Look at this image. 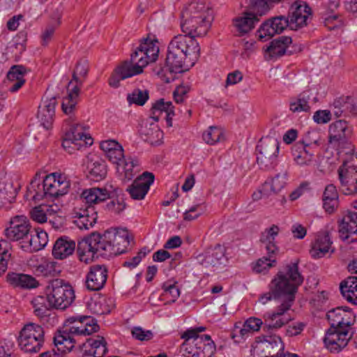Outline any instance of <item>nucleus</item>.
Returning a JSON list of instances; mask_svg holds the SVG:
<instances>
[{"label":"nucleus","instance_id":"nucleus-34","mask_svg":"<svg viewBox=\"0 0 357 357\" xmlns=\"http://www.w3.org/2000/svg\"><path fill=\"white\" fill-rule=\"evenodd\" d=\"M33 312L43 323H47L52 315L50 307L47 302V298L37 296L31 302Z\"/></svg>","mask_w":357,"mask_h":357},{"label":"nucleus","instance_id":"nucleus-30","mask_svg":"<svg viewBox=\"0 0 357 357\" xmlns=\"http://www.w3.org/2000/svg\"><path fill=\"white\" fill-rule=\"evenodd\" d=\"M259 20V17L253 13L245 12L243 16L234 20V26L238 35H243L254 29Z\"/></svg>","mask_w":357,"mask_h":357},{"label":"nucleus","instance_id":"nucleus-26","mask_svg":"<svg viewBox=\"0 0 357 357\" xmlns=\"http://www.w3.org/2000/svg\"><path fill=\"white\" fill-rule=\"evenodd\" d=\"M75 245V242L70 238L61 236L55 241L52 255L57 259H66L74 252Z\"/></svg>","mask_w":357,"mask_h":357},{"label":"nucleus","instance_id":"nucleus-37","mask_svg":"<svg viewBox=\"0 0 357 357\" xmlns=\"http://www.w3.org/2000/svg\"><path fill=\"white\" fill-rule=\"evenodd\" d=\"M290 37L280 36L273 40L265 51L271 57H278L285 54L287 47L291 43Z\"/></svg>","mask_w":357,"mask_h":357},{"label":"nucleus","instance_id":"nucleus-29","mask_svg":"<svg viewBox=\"0 0 357 357\" xmlns=\"http://www.w3.org/2000/svg\"><path fill=\"white\" fill-rule=\"evenodd\" d=\"M191 344L194 346L188 351L191 357H211L214 353V343L204 342L203 337L194 338Z\"/></svg>","mask_w":357,"mask_h":357},{"label":"nucleus","instance_id":"nucleus-63","mask_svg":"<svg viewBox=\"0 0 357 357\" xmlns=\"http://www.w3.org/2000/svg\"><path fill=\"white\" fill-rule=\"evenodd\" d=\"M190 90V87L187 84H181L178 86L173 93L175 102L176 103L183 102Z\"/></svg>","mask_w":357,"mask_h":357},{"label":"nucleus","instance_id":"nucleus-53","mask_svg":"<svg viewBox=\"0 0 357 357\" xmlns=\"http://www.w3.org/2000/svg\"><path fill=\"white\" fill-rule=\"evenodd\" d=\"M66 133L73 134L75 140L77 142H80L82 144V142L83 141L84 142L85 144L91 145L93 144V139L90 136H88L86 133H85L84 127L81 124H76L70 128V130Z\"/></svg>","mask_w":357,"mask_h":357},{"label":"nucleus","instance_id":"nucleus-9","mask_svg":"<svg viewBox=\"0 0 357 357\" xmlns=\"http://www.w3.org/2000/svg\"><path fill=\"white\" fill-rule=\"evenodd\" d=\"M45 340L43 328L36 324H26L20 331L18 342L20 348L27 353L38 352Z\"/></svg>","mask_w":357,"mask_h":357},{"label":"nucleus","instance_id":"nucleus-42","mask_svg":"<svg viewBox=\"0 0 357 357\" xmlns=\"http://www.w3.org/2000/svg\"><path fill=\"white\" fill-rule=\"evenodd\" d=\"M248 6L252 9L251 13L259 17L265 15L271 8L273 3H278L276 0H246Z\"/></svg>","mask_w":357,"mask_h":357},{"label":"nucleus","instance_id":"nucleus-11","mask_svg":"<svg viewBox=\"0 0 357 357\" xmlns=\"http://www.w3.org/2000/svg\"><path fill=\"white\" fill-rule=\"evenodd\" d=\"M310 132H307L305 137L292 147V155L295 162L301 166H311L315 161V152L317 147V140L311 139Z\"/></svg>","mask_w":357,"mask_h":357},{"label":"nucleus","instance_id":"nucleus-18","mask_svg":"<svg viewBox=\"0 0 357 357\" xmlns=\"http://www.w3.org/2000/svg\"><path fill=\"white\" fill-rule=\"evenodd\" d=\"M88 317H72L67 319L65 330L75 337L79 335H89L98 331V326L94 323L91 324Z\"/></svg>","mask_w":357,"mask_h":357},{"label":"nucleus","instance_id":"nucleus-52","mask_svg":"<svg viewBox=\"0 0 357 357\" xmlns=\"http://www.w3.org/2000/svg\"><path fill=\"white\" fill-rule=\"evenodd\" d=\"M223 138L222 130L216 126H211L203 133L204 141L210 145H213L220 142Z\"/></svg>","mask_w":357,"mask_h":357},{"label":"nucleus","instance_id":"nucleus-45","mask_svg":"<svg viewBox=\"0 0 357 357\" xmlns=\"http://www.w3.org/2000/svg\"><path fill=\"white\" fill-rule=\"evenodd\" d=\"M10 249V242L4 239L0 240V275L7 269L8 262L11 257Z\"/></svg>","mask_w":357,"mask_h":357},{"label":"nucleus","instance_id":"nucleus-32","mask_svg":"<svg viewBox=\"0 0 357 357\" xmlns=\"http://www.w3.org/2000/svg\"><path fill=\"white\" fill-rule=\"evenodd\" d=\"M7 280L10 284L23 289H33L39 285V282L35 278L23 273H8Z\"/></svg>","mask_w":357,"mask_h":357},{"label":"nucleus","instance_id":"nucleus-16","mask_svg":"<svg viewBox=\"0 0 357 357\" xmlns=\"http://www.w3.org/2000/svg\"><path fill=\"white\" fill-rule=\"evenodd\" d=\"M45 178V185L50 199L63 196L68 193L70 184L66 175L55 172L47 175Z\"/></svg>","mask_w":357,"mask_h":357},{"label":"nucleus","instance_id":"nucleus-23","mask_svg":"<svg viewBox=\"0 0 357 357\" xmlns=\"http://www.w3.org/2000/svg\"><path fill=\"white\" fill-rule=\"evenodd\" d=\"M329 251L333 252V249H332V241L328 233H319L312 243L310 250L312 257L314 259L321 258Z\"/></svg>","mask_w":357,"mask_h":357},{"label":"nucleus","instance_id":"nucleus-6","mask_svg":"<svg viewBox=\"0 0 357 357\" xmlns=\"http://www.w3.org/2000/svg\"><path fill=\"white\" fill-rule=\"evenodd\" d=\"M181 18V27L183 33L205 36L213 19L209 1H192L183 8Z\"/></svg>","mask_w":357,"mask_h":357},{"label":"nucleus","instance_id":"nucleus-35","mask_svg":"<svg viewBox=\"0 0 357 357\" xmlns=\"http://www.w3.org/2000/svg\"><path fill=\"white\" fill-rule=\"evenodd\" d=\"M225 253V248L220 245H217L214 248L206 252L202 264L206 267H218L226 261Z\"/></svg>","mask_w":357,"mask_h":357},{"label":"nucleus","instance_id":"nucleus-2","mask_svg":"<svg viewBox=\"0 0 357 357\" xmlns=\"http://www.w3.org/2000/svg\"><path fill=\"white\" fill-rule=\"evenodd\" d=\"M127 229H110L102 234L93 233L79 241L77 252L81 261L91 262L98 256L112 257L123 253L131 240Z\"/></svg>","mask_w":357,"mask_h":357},{"label":"nucleus","instance_id":"nucleus-60","mask_svg":"<svg viewBox=\"0 0 357 357\" xmlns=\"http://www.w3.org/2000/svg\"><path fill=\"white\" fill-rule=\"evenodd\" d=\"M55 112L38 109V119L40 124L47 130L52 127Z\"/></svg>","mask_w":357,"mask_h":357},{"label":"nucleus","instance_id":"nucleus-50","mask_svg":"<svg viewBox=\"0 0 357 357\" xmlns=\"http://www.w3.org/2000/svg\"><path fill=\"white\" fill-rule=\"evenodd\" d=\"M18 192V188H15L12 182L0 183V199L9 203L13 202Z\"/></svg>","mask_w":357,"mask_h":357},{"label":"nucleus","instance_id":"nucleus-57","mask_svg":"<svg viewBox=\"0 0 357 357\" xmlns=\"http://www.w3.org/2000/svg\"><path fill=\"white\" fill-rule=\"evenodd\" d=\"M73 136L72 133H66L62 143L63 149L69 153H72L75 150H79L82 146L80 142H77L75 140Z\"/></svg>","mask_w":357,"mask_h":357},{"label":"nucleus","instance_id":"nucleus-55","mask_svg":"<svg viewBox=\"0 0 357 357\" xmlns=\"http://www.w3.org/2000/svg\"><path fill=\"white\" fill-rule=\"evenodd\" d=\"M287 178V172L278 174L272 179L271 183H266L264 188L270 186L272 192H273L274 193H278L286 185Z\"/></svg>","mask_w":357,"mask_h":357},{"label":"nucleus","instance_id":"nucleus-12","mask_svg":"<svg viewBox=\"0 0 357 357\" xmlns=\"http://www.w3.org/2000/svg\"><path fill=\"white\" fill-rule=\"evenodd\" d=\"M328 132V144L332 147L337 149H347L346 153H350L354 151L352 144L349 142L352 130L347 121L339 120L331 123Z\"/></svg>","mask_w":357,"mask_h":357},{"label":"nucleus","instance_id":"nucleus-39","mask_svg":"<svg viewBox=\"0 0 357 357\" xmlns=\"http://www.w3.org/2000/svg\"><path fill=\"white\" fill-rule=\"evenodd\" d=\"M84 347L89 346V352L94 357H103L107 352V342L104 337L97 336L96 338H89L86 343L83 344Z\"/></svg>","mask_w":357,"mask_h":357},{"label":"nucleus","instance_id":"nucleus-15","mask_svg":"<svg viewBox=\"0 0 357 357\" xmlns=\"http://www.w3.org/2000/svg\"><path fill=\"white\" fill-rule=\"evenodd\" d=\"M154 181L155 175L153 173L144 172L128 186L126 191L132 199L142 200L148 193Z\"/></svg>","mask_w":357,"mask_h":357},{"label":"nucleus","instance_id":"nucleus-5","mask_svg":"<svg viewBox=\"0 0 357 357\" xmlns=\"http://www.w3.org/2000/svg\"><path fill=\"white\" fill-rule=\"evenodd\" d=\"M331 327L324 339L326 349L331 353H339L344 348L354 335L351 326L356 316L347 307H338L327 313Z\"/></svg>","mask_w":357,"mask_h":357},{"label":"nucleus","instance_id":"nucleus-38","mask_svg":"<svg viewBox=\"0 0 357 357\" xmlns=\"http://www.w3.org/2000/svg\"><path fill=\"white\" fill-rule=\"evenodd\" d=\"M47 234L43 231H37L35 234H31L28 242L22 245V248L27 252H36L43 249L47 243Z\"/></svg>","mask_w":357,"mask_h":357},{"label":"nucleus","instance_id":"nucleus-24","mask_svg":"<svg viewBox=\"0 0 357 357\" xmlns=\"http://www.w3.org/2000/svg\"><path fill=\"white\" fill-rule=\"evenodd\" d=\"M26 69L21 65L12 66L7 73L6 85L11 93L17 91L25 83Z\"/></svg>","mask_w":357,"mask_h":357},{"label":"nucleus","instance_id":"nucleus-64","mask_svg":"<svg viewBox=\"0 0 357 357\" xmlns=\"http://www.w3.org/2000/svg\"><path fill=\"white\" fill-rule=\"evenodd\" d=\"M280 228L278 225H273L269 228H266L261 234V241H275V237L278 235Z\"/></svg>","mask_w":357,"mask_h":357},{"label":"nucleus","instance_id":"nucleus-48","mask_svg":"<svg viewBox=\"0 0 357 357\" xmlns=\"http://www.w3.org/2000/svg\"><path fill=\"white\" fill-rule=\"evenodd\" d=\"M149 95L147 90L135 89L127 96V100L130 105L135 104L138 106H143L149 100Z\"/></svg>","mask_w":357,"mask_h":357},{"label":"nucleus","instance_id":"nucleus-49","mask_svg":"<svg viewBox=\"0 0 357 357\" xmlns=\"http://www.w3.org/2000/svg\"><path fill=\"white\" fill-rule=\"evenodd\" d=\"M89 65L86 61H79L73 73V79L69 82L68 86H70L73 81L79 85H82L84 79L87 75Z\"/></svg>","mask_w":357,"mask_h":357},{"label":"nucleus","instance_id":"nucleus-61","mask_svg":"<svg viewBox=\"0 0 357 357\" xmlns=\"http://www.w3.org/2000/svg\"><path fill=\"white\" fill-rule=\"evenodd\" d=\"M149 252L150 250L146 248H144L137 252L136 256L125 261L123 264V266L130 269H132L135 268L139 264L142 259Z\"/></svg>","mask_w":357,"mask_h":357},{"label":"nucleus","instance_id":"nucleus-17","mask_svg":"<svg viewBox=\"0 0 357 357\" xmlns=\"http://www.w3.org/2000/svg\"><path fill=\"white\" fill-rule=\"evenodd\" d=\"M284 351V344L279 336L270 335L259 343L254 349L256 357H278Z\"/></svg>","mask_w":357,"mask_h":357},{"label":"nucleus","instance_id":"nucleus-14","mask_svg":"<svg viewBox=\"0 0 357 357\" xmlns=\"http://www.w3.org/2000/svg\"><path fill=\"white\" fill-rule=\"evenodd\" d=\"M311 14V9L306 2L296 0L291 6L288 17L289 27L291 30H298L307 24V20Z\"/></svg>","mask_w":357,"mask_h":357},{"label":"nucleus","instance_id":"nucleus-51","mask_svg":"<svg viewBox=\"0 0 357 357\" xmlns=\"http://www.w3.org/2000/svg\"><path fill=\"white\" fill-rule=\"evenodd\" d=\"M37 271L45 276H56L60 271V266L53 261H45L37 267Z\"/></svg>","mask_w":357,"mask_h":357},{"label":"nucleus","instance_id":"nucleus-59","mask_svg":"<svg viewBox=\"0 0 357 357\" xmlns=\"http://www.w3.org/2000/svg\"><path fill=\"white\" fill-rule=\"evenodd\" d=\"M205 210V206L203 204L192 206L184 213L183 219L188 221L194 220L203 214Z\"/></svg>","mask_w":357,"mask_h":357},{"label":"nucleus","instance_id":"nucleus-62","mask_svg":"<svg viewBox=\"0 0 357 357\" xmlns=\"http://www.w3.org/2000/svg\"><path fill=\"white\" fill-rule=\"evenodd\" d=\"M270 21L274 28V35L282 33L286 27H289L288 20L283 16L271 18Z\"/></svg>","mask_w":357,"mask_h":357},{"label":"nucleus","instance_id":"nucleus-33","mask_svg":"<svg viewBox=\"0 0 357 357\" xmlns=\"http://www.w3.org/2000/svg\"><path fill=\"white\" fill-rule=\"evenodd\" d=\"M156 102L152 105L151 115L142 121L139 133L142 138L146 142L151 141L156 132V117L154 116Z\"/></svg>","mask_w":357,"mask_h":357},{"label":"nucleus","instance_id":"nucleus-27","mask_svg":"<svg viewBox=\"0 0 357 357\" xmlns=\"http://www.w3.org/2000/svg\"><path fill=\"white\" fill-rule=\"evenodd\" d=\"M100 149L107 158L113 163L118 165L124 158L123 149L116 140H106L100 143Z\"/></svg>","mask_w":357,"mask_h":357},{"label":"nucleus","instance_id":"nucleus-4","mask_svg":"<svg viewBox=\"0 0 357 357\" xmlns=\"http://www.w3.org/2000/svg\"><path fill=\"white\" fill-rule=\"evenodd\" d=\"M156 37L149 34L139 47L130 55V61H124L119 65L109 79V85L113 88L119 86L120 81L143 73L144 68L156 61Z\"/></svg>","mask_w":357,"mask_h":357},{"label":"nucleus","instance_id":"nucleus-19","mask_svg":"<svg viewBox=\"0 0 357 357\" xmlns=\"http://www.w3.org/2000/svg\"><path fill=\"white\" fill-rule=\"evenodd\" d=\"M340 238L347 243L357 241V213L348 211L339 225Z\"/></svg>","mask_w":357,"mask_h":357},{"label":"nucleus","instance_id":"nucleus-13","mask_svg":"<svg viewBox=\"0 0 357 357\" xmlns=\"http://www.w3.org/2000/svg\"><path fill=\"white\" fill-rule=\"evenodd\" d=\"M340 190L345 195H357V166L344 162L337 169Z\"/></svg>","mask_w":357,"mask_h":357},{"label":"nucleus","instance_id":"nucleus-40","mask_svg":"<svg viewBox=\"0 0 357 357\" xmlns=\"http://www.w3.org/2000/svg\"><path fill=\"white\" fill-rule=\"evenodd\" d=\"M310 94L308 91H304L300 93L297 98L292 99L289 104V109L294 112H309L310 106L309 100Z\"/></svg>","mask_w":357,"mask_h":357},{"label":"nucleus","instance_id":"nucleus-7","mask_svg":"<svg viewBox=\"0 0 357 357\" xmlns=\"http://www.w3.org/2000/svg\"><path fill=\"white\" fill-rule=\"evenodd\" d=\"M110 198L109 191L105 188H91L84 190L80 196L82 202L89 204L85 208L76 212L75 225L80 229L88 230L96 222L98 215L93 204H98Z\"/></svg>","mask_w":357,"mask_h":357},{"label":"nucleus","instance_id":"nucleus-43","mask_svg":"<svg viewBox=\"0 0 357 357\" xmlns=\"http://www.w3.org/2000/svg\"><path fill=\"white\" fill-rule=\"evenodd\" d=\"M289 319L286 317H279L273 313H266L264 316L263 330L269 331L281 328L289 321Z\"/></svg>","mask_w":357,"mask_h":357},{"label":"nucleus","instance_id":"nucleus-41","mask_svg":"<svg viewBox=\"0 0 357 357\" xmlns=\"http://www.w3.org/2000/svg\"><path fill=\"white\" fill-rule=\"evenodd\" d=\"M163 290L162 294L160 296V300H165L166 303H172L180 296V290L176 286V282L174 280H169L163 283L162 286Z\"/></svg>","mask_w":357,"mask_h":357},{"label":"nucleus","instance_id":"nucleus-28","mask_svg":"<svg viewBox=\"0 0 357 357\" xmlns=\"http://www.w3.org/2000/svg\"><path fill=\"white\" fill-rule=\"evenodd\" d=\"M77 340L72 334H70L65 329L63 331H59L54 337V343L56 347L57 351L62 356V354L68 353L72 351L75 347Z\"/></svg>","mask_w":357,"mask_h":357},{"label":"nucleus","instance_id":"nucleus-20","mask_svg":"<svg viewBox=\"0 0 357 357\" xmlns=\"http://www.w3.org/2000/svg\"><path fill=\"white\" fill-rule=\"evenodd\" d=\"M30 225L24 215H17L10 221V227L5 230L6 237L10 241H19L27 236Z\"/></svg>","mask_w":357,"mask_h":357},{"label":"nucleus","instance_id":"nucleus-3","mask_svg":"<svg viewBox=\"0 0 357 357\" xmlns=\"http://www.w3.org/2000/svg\"><path fill=\"white\" fill-rule=\"evenodd\" d=\"M303 282V278L298 271V262H291L278 271L269 284V291L262 294L259 301L266 304L272 299L284 297L285 300L277 311L273 312L279 317H284V313L291 307L295 294Z\"/></svg>","mask_w":357,"mask_h":357},{"label":"nucleus","instance_id":"nucleus-21","mask_svg":"<svg viewBox=\"0 0 357 357\" xmlns=\"http://www.w3.org/2000/svg\"><path fill=\"white\" fill-rule=\"evenodd\" d=\"M107 278V270L105 266H93L86 275V288L90 291H98L104 287Z\"/></svg>","mask_w":357,"mask_h":357},{"label":"nucleus","instance_id":"nucleus-46","mask_svg":"<svg viewBox=\"0 0 357 357\" xmlns=\"http://www.w3.org/2000/svg\"><path fill=\"white\" fill-rule=\"evenodd\" d=\"M89 176L96 181L102 180L107 174L106 165L101 160H96L88 166Z\"/></svg>","mask_w":357,"mask_h":357},{"label":"nucleus","instance_id":"nucleus-8","mask_svg":"<svg viewBox=\"0 0 357 357\" xmlns=\"http://www.w3.org/2000/svg\"><path fill=\"white\" fill-rule=\"evenodd\" d=\"M47 290L49 305L56 309H66L75 298L72 287L60 279L52 280L47 286Z\"/></svg>","mask_w":357,"mask_h":357},{"label":"nucleus","instance_id":"nucleus-47","mask_svg":"<svg viewBox=\"0 0 357 357\" xmlns=\"http://www.w3.org/2000/svg\"><path fill=\"white\" fill-rule=\"evenodd\" d=\"M52 211L50 206L39 205L31 209L30 215L33 220L38 223H43L47 221V215H50Z\"/></svg>","mask_w":357,"mask_h":357},{"label":"nucleus","instance_id":"nucleus-10","mask_svg":"<svg viewBox=\"0 0 357 357\" xmlns=\"http://www.w3.org/2000/svg\"><path fill=\"white\" fill-rule=\"evenodd\" d=\"M279 142L273 137L261 139L257 146V162L261 169H272L278 162Z\"/></svg>","mask_w":357,"mask_h":357},{"label":"nucleus","instance_id":"nucleus-22","mask_svg":"<svg viewBox=\"0 0 357 357\" xmlns=\"http://www.w3.org/2000/svg\"><path fill=\"white\" fill-rule=\"evenodd\" d=\"M45 184V178L42 177L40 173H36L27 187L25 198L35 202L50 199Z\"/></svg>","mask_w":357,"mask_h":357},{"label":"nucleus","instance_id":"nucleus-54","mask_svg":"<svg viewBox=\"0 0 357 357\" xmlns=\"http://www.w3.org/2000/svg\"><path fill=\"white\" fill-rule=\"evenodd\" d=\"M126 204L122 198L110 199L105 206V210L114 214H119L123 212Z\"/></svg>","mask_w":357,"mask_h":357},{"label":"nucleus","instance_id":"nucleus-58","mask_svg":"<svg viewBox=\"0 0 357 357\" xmlns=\"http://www.w3.org/2000/svg\"><path fill=\"white\" fill-rule=\"evenodd\" d=\"M275 263V259H271V257H264L257 260L255 266L253 267V269L256 273H262L274 266Z\"/></svg>","mask_w":357,"mask_h":357},{"label":"nucleus","instance_id":"nucleus-56","mask_svg":"<svg viewBox=\"0 0 357 357\" xmlns=\"http://www.w3.org/2000/svg\"><path fill=\"white\" fill-rule=\"evenodd\" d=\"M274 28L270 20L264 22L257 31V36L260 40L266 41L274 36Z\"/></svg>","mask_w":357,"mask_h":357},{"label":"nucleus","instance_id":"nucleus-1","mask_svg":"<svg viewBox=\"0 0 357 357\" xmlns=\"http://www.w3.org/2000/svg\"><path fill=\"white\" fill-rule=\"evenodd\" d=\"M197 36L185 33L172 39L167 47V68L158 72V79L169 84L174 79V72H185L195 65L200 54L199 43L195 38Z\"/></svg>","mask_w":357,"mask_h":357},{"label":"nucleus","instance_id":"nucleus-31","mask_svg":"<svg viewBox=\"0 0 357 357\" xmlns=\"http://www.w3.org/2000/svg\"><path fill=\"white\" fill-rule=\"evenodd\" d=\"M88 309L93 314L102 315L111 312L114 307L113 301L103 296L91 298L87 303Z\"/></svg>","mask_w":357,"mask_h":357},{"label":"nucleus","instance_id":"nucleus-25","mask_svg":"<svg viewBox=\"0 0 357 357\" xmlns=\"http://www.w3.org/2000/svg\"><path fill=\"white\" fill-rule=\"evenodd\" d=\"M117 165L118 172L125 181L132 180L140 171V162L135 157L123 158Z\"/></svg>","mask_w":357,"mask_h":357},{"label":"nucleus","instance_id":"nucleus-36","mask_svg":"<svg viewBox=\"0 0 357 357\" xmlns=\"http://www.w3.org/2000/svg\"><path fill=\"white\" fill-rule=\"evenodd\" d=\"M340 289L347 301L357 305V276H350L342 281Z\"/></svg>","mask_w":357,"mask_h":357},{"label":"nucleus","instance_id":"nucleus-44","mask_svg":"<svg viewBox=\"0 0 357 357\" xmlns=\"http://www.w3.org/2000/svg\"><path fill=\"white\" fill-rule=\"evenodd\" d=\"M158 112H159L158 118H164L167 127L172 126L173 116L175 115L174 106L172 102H165L163 99L158 100Z\"/></svg>","mask_w":357,"mask_h":357}]
</instances>
